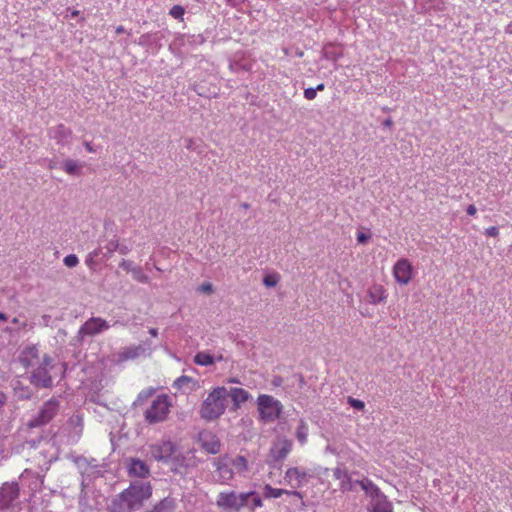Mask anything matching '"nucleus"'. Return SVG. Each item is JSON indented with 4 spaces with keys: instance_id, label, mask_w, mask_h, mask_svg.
Returning <instances> with one entry per match:
<instances>
[{
    "instance_id": "obj_1",
    "label": "nucleus",
    "mask_w": 512,
    "mask_h": 512,
    "mask_svg": "<svg viewBox=\"0 0 512 512\" xmlns=\"http://www.w3.org/2000/svg\"><path fill=\"white\" fill-rule=\"evenodd\" d=\"M228 390L218 386L210 391L202 402L199 414L206 421H213L224 414L227 407Z\"/></svg>"
},
{
    "instance_id": "obj_2",
    "label": "nucleus",
    "mask_w": 512,
    "mask_h": 512,
    "mask_svg": "<svg viewBox=\"0 0 512 512\" xmlns=\"http://www.w3.org/2000/svg\"><path fill=\"white\" fill-rule=\"evenodd\" d=\"M256 403L259 421L264 424L275 422L283 413L282 403L272 395L260 394L257 397Z\"/></svg>"
},
{
    "instance_id": "obj_3",
    "label": "nucleus",
    "mask_w": 512,
    "mask_h": 512,
    "mask_svg": "<svg viewBox=\"0 0 512 512\" xmlns=\"http://www.w3.org/2000/svg\"><path fill=\"white\" fill-rule=\"evenodd\" d=\"M152 495L150 483H132L120 494V501L128 510L140 507Z\"/></svg>"
},
{
    "instance_id": "obj_4",
    "label": "nucleus",
    "mask_w": 512,
    "mask_h": 512,
    "mask_svg": "<svg viewBox=\"0 0 512 512\" xmlns=\"http://www.w3.org/2000/svg\"><path fill=\"white\" fill-rule=\"evenodd\" d=\"M172 407L171 398L167 394L158 395L144 413L145 421L156 424L167 420Z\"/></svg>"
},
{
    "instance_id": "obj_5",
    "label": "nucleus",
    "mask_w": 512,
    "mask_h": 512,
    "mask_svg": "<svg viewBox=\"0 0 512 512\" xmlns=\"http://www.w3.org/2000/svg\"><path fill=\"white\" fill-rule=\"evenodd\" d=\"M251 495H253V492L240 494L234 491L221 492L217 496L216 504L219 508L229 512H239L243 507L249 505Z\"/></svg>"
},
{
    "instance_id": "obj_6",
    "label": "nucleus",
    "mask_w": 512,
    "mask_h": 512,
    "mask_svg": "<svg viewBox=\"0 0 512 512\" xmlns=\"http://www.w3.org/2000/svg\"><path fill=\"white\" fill-rule=\"evenodd\" d=\"M57 411L58 402L56 400L50 399L43 404L37 416L28 421L27 427L29 429H33L48 424L56 416Z\"/></svg>"
},
{
    "instance_id": "obj_7",
    "label": "nucleus",
    "mask_w": 512,
    "mask_h": 512,
    "mask_svg": "<svg viewBox=\"0 0 512 512\" xmlns=\"http://www.w3.org/2000/svg\"><path fill=\"white\" fill-rule=\"evenodd\" d=\"M393 277L400 285H408L414 278V267L407 258L398 259L392 268Z\"/></svg>"
},
{
    "instance_id": "obj_8",
    "label": "nucleus",
    "mask_w": 512,
    "mask_h": 512,
    "mask_svg": "<svg viewBox=\"0 0 512 512\" xmlns=\"http://www.w3.org/2000/svg\"><path fill=\"white\" fill-rule=\"evenodd\" d=\"M263 495L265 498H279L282 495L289 496L291 500V504L294 505L296 509H303L304 502H303V495L301 492L297 490H285V489H279V488H273L271 485L267 484L264 487Z\"/></svg>"
},
{
    "instance_id": "obj_9",
    "label": "nucleus",
    "mask_w": 512,
    "mask_h": 512,
    "mask_svg": "<svg viewBox=\"0 0 512 512\" xmlns=\"http://www.w3.org/2000/svg\"><path fill=\"white\" fill-rule=\"evenodd\" d=\"M51 364V359L44 356L43 362L36 369L33 370L31 375V383L37 387H50L52 378L50 376L48 366Z\"/></svg>"
},
{
    "instance_id": "obj_10",
    "label": "nucleus",
    "mask_w": 512,
    "mask_h": 512,
    "mask_svg": "<svg viewBox=\"0 0 512 512\" xmlns=\"http://www.w3.org/2000/svg\"><path fill=\"white\" fill-rule=\"evenodd\" d=\"M308 481L306 469L301 467H290L284 475V483L293 489L301 488Z\"/></svg>"
},
{
    "instance_id": "obj_11",
    "label": "nucleus",
    "mask_w": 512,
    "mask_h": 512,
    "mask_svg": "<svg viewBox=\"0 0 512 512\" xmlns=\"http://www.w3.org/2000/svg\"><path fill=\"white\" fill-rule=\"evenodd\" d=\"M19 496V486L15 482H5L0 487V509H7Z\"/></svg>"
},
{
    "instance_id": "obj_12",
    "label": "nucleus",
    "mask_w": 512,
    "mask_h": 512,
    "mask_svg": "<svg viewBox=\"0 0 512 512\" xmlns=\"http://www.w3.org/2000/svg\"><path fill=\"white\" fill-rule=\"evenodd\" d=\"M369 509L370 512H392L393 506L380 490H374V494L371 496Z\"/></svg>"
},
{
    "instance_id": "obj_13",
    "label": "nucleus",
    "mask_w": 512,
    "mask_h": 512,
    "mask_svg": "<svg viewBox=\"0 0 512 512\" xmlns=\"http://www.w3.org/2000/svg\"><path fill=\"white\" fill-rule=\"evenodd\" d=\"M108 328L109 324L107 323L106 320L99 317H94L89 319L82 325V327L80 328V334L94 336Z\"/></svg>"
},
{
    "instance_id": "obj_14",
    "label": "nucleus",
    "mask_w": 512,
    "mask_h": 512,
    "mask_svg": "<svg viewBox=\"0 0 512 512\" xmlns=\"http://www.w3.org/2000/svg\"><path fill=\"white\" fill-rule=\"evenodd\" d=\"M174 451L175 447L171 441H162L150 446L151 456L158 461L169 459Z\"/></svg>"
},
{
    "instance_id": "obj_15",
    "label": "nucleus",
    "mask_w": 512,
    "mask_h": 512,
    "mask_svg": "<svg viewBox=\"0 0 512 512\" xmlns=\"http://www.w3.org/2000/svg\"><path fill=\"white\" fill-rule=\"evenodd\" d=\"M216 470L219 474V478L221 483H227L233 478V470L232 465L230 463V458L221 457L215 462Z\"/></svg>"
},
{
    "instance_id": "obj_16",
    "label": "nucleus",
    "mask_w": 512,
    "mask_h": 512,
    "mask_svg": "<svg viewBox=\"0 0 512 512\" xmlns=\"http://www.w3.org/2000/svg\"><path fill=\"white\" fill-rule=\"evenodd\" d=\"M292 449V442L289 439H279L271 448V453L276 460L284 459Z\"/></svg>"
},
{
    "instance_id": "obj_17",
    "label": "nucleus",
    "mask_w": 512,
    "mask_h": 512,
    "mask_svg": "<svg viewBox=\"0 0 512 512\" xmlns=\"http://www.w3.org/2000/svg\"><path fill=\"white\" fill-rule=\"evenodd\" d=\"M369 302L373 305H377L384 302L387 299V291L383 285L374 284L367 290Z\"/></svg>"
},
{
    "instance_id": "obj_18",
    "label": "nucleus",
    "mask_w": 512,
    "mask_h": 512,
    "mask_svg": "<svg viewBox=\"0 0 512 512\" xmlns=\"http://www.w3.org/2000/svg\"><path fill=\"white\" fill-rule=\"evenodd\" d=\"M228 396L231 397L235 409H238L241 404L248 401L251 397L248 391L238 387L231 388L230 391H228Z\"/></svg>"
},
{
    "instance_id": "obj_19",
    "label": "nucleus",
    "mask_w": 512,
    "mask_h": 512,
    "mask_svg": "<svg viewBox=\"0 0 512 512\" xmlns=\"http://www.w3.org/2000/svg\"><path fill=\"white\" fill-rule=\"evenodd\" d=\"M128 470L131 476L140 478H144L149 474V467L140 459H132Z\"/></svg>"
},
{
    "instance_id": "obj_20",
    "label": "nucleus",
    "mask_w": 512,
    "mask_h": 512,
    "mask_svg": "<svg viewBox=\"0 0 512 512\" xmlns=\"http://www.w3.org/2000/svg\"><path fill=\"white\" fill-rule=\"evenodd\" d=\"M333 476L334 478L338 479L340 481V488L342 490L349 489L351 486V478L349 476V473L346 469L337 467L333 470Z\"/></svg>"
},
{
    "instance_id": "obj_21",
    "label": "nucleus",
    "mask_w": 512,
    "mask_h": 512,
    "mask_svg": "<svg viewBox=\"0 0 512 512\" xmlns=\"http://www.w3.org/2000/svg\"><path fill=\"white\" fill-rule=\"evenodd\" d=\"M143 351L144 350L140 345L134 346V347H128V348L124 349L119 354V357L123 361L133 360V359H136Z\"/></svg>"
},
{
    "instance_id": "obj_22",
    "label": "nucleus",
    "mask_w": 512,
    "mask_h": 512,
    "mask_svg": "<svg viewBox=\"0 0 512 512\" xmlns=\"http://www.w3.org/2000/svg\"><path fill=\"white\" fill-rule=\"evenodd\" d=\"M82 165L75 160L67 159L63 163V169L68 175H76L80 172Z\"/></svg>"
},
{
    "instance_id": "obj_23",
    "label": "nucleus",
    "mask_w": 512,
    "mask_h": 512,
    "mask_svg": "<svg viewBox=\"0 0 512 512\" xmlns=\"http://www.w3.org/2000/svg\"><path fill=\"white\" fill-rule=\"evenodd\" d=\"M194 362L200 366H209L214 363V357L207 352H198L194 356Z\"/></svg>"
},
{
    "instance_id": "obj_24",
    "label": "nucleus",
    "mask_w": 512,
    "mask_h": 512,
    "mask_svg": "<svg viewBox=\"0 0 512 512\" xmlns=\"http://www.w3.org/2000/svg\"><path fill=\"white\" fill-rule=\"evenodd\" d=\"M230 463L238 473H243L248 469V462L243 456H237L233 459L230 458Z\"/></svg>"
},
{
    "instance_id": "obj_25",
    "label": "nucleus",
    "mask_w": 512,
    "mask_h": 512,
    "mask_svg": "<svg viewBox=\"0 0 512 512\" xmlns=\"http://www.w3.org/2000/svg\"><path fill=\"white\" fill-rule=\"evenodd\" d=\"M296 437L301 444H305L307 442L308 426L304 421L300 422L296 431Z\"/></svg>"
},
{
    "instance_id": "obj_26",
    "label": "nucleus",
    "mask_w": 512,
    "mask_h": 512,
    "mask_svg": "<svg viewBox=\"0 0 512 512\" xmlns=\"http://www.w3.org/2000/svg\"><path fill=\"white\" fill-rule=\"evenodd\" d=\"M361 488L365 490L367 494L371 497L374 494V490H380L372 481L370 480H362L359 482Z\"/></svg>"
},
{
    "instance_id": "obj_27",
    "label": "nucleus",
    "mask_w": 512,
    "mask_h": 512,
    "mask_svg": "<svg viewBox=\"0 0 512 512\" xmlns=\"http://www.w3.org/2000/svg\"><path fill=\"white\" fill-rule=\"evenodd\" d=\"M203 447L210 453L212 454H216L219 452V449H220V443L218 440L214 439L208 443V442H203Z\"/></svg>"
},
{
    "instance_id": "obj_28",
    "label": "nucleus",
    "mask_w": 512,
    "mask_h": 512,
    "mask_svg": "<svg viewBox=\"0 0 512 512\" xmlns=\"http://www.w3.org/2000/svg\"><path fill=\"white\" fill-rule=\"evenodd\" d=\"M279 282L278 274H268L263 278V283L267 287H275Z\"/></svg>"
},
{
    "instance_id": "obj_29",
    "label": "nucleus",
    "mask_w": 512,
    "mask_h": 512,
    "mask_svg": "<svg viewBox=\"0 0 512 512\" xmlns=\"http://www.w3.org/2000/svg\"><path fill=\"white\" fill-rule=\"evenodd\" d=\"M154 392L155 389L152 387L142 390L137 396V403L142 404L149 397H151L154 394Z\"/></svg>"
},
{
    "instance_id": "obj_30",
    "label": "nucleus",
    "mask_w": 512,
    "mask_h": 512,
    "mask_svg": "<svg viewBox=\"0 0 512 512\" xmlns=\"http://www.w3.org/2000/svg\"><path fill=\"white\" fill-rule=\"evenodd\" d=\"M192 382H194V380L191 377L183 375L175 380L174 386L176 388H183L184 386Z\"/></svg>"
},
{
    "instance_id": "obj_31",
    "label": "nucleus",
    "mask_w": 512,
    "mask_h": 512,
    "mask_svg": "<svg viewBox=\"0 0 512 512\" xmlns=\"http://www.w3.org/2000/svg\"><path fill=\"white\" fill-rule=\"evenodd\" d=\"M184 13H185V10H184V8H183L182 6H180V5H174V6L170 9V12H169V14H170L172 17L176 18V19H180V18H182V17H183V15H184Z\"/></svg>"
},
{
    "instance_id": "obj_32",
    "label": "nucleus",
    "mask_w": 512,
    "mask_h": 512,
    "mask_svg": "<svg viewBox=\"0 0 512 512\" xmlns=\"http://www.w3.org/2000/svg\"><path fill=\"white\" fill-rule=\"evenodd\" d=\"M63 262L67 267L73 268V267L77 266V264L79 263V260L75 254H69L64 258Z\"/></svg>"
},
{
    "instance_id": "obj_33",
    "label": "nucleus",
    "mask_w": 512,
    "mask_h": 512,
    "mask_svg": "<svg viewBox=\"0 0 512 512\" xmlns=\"http://www.w3.org/2000/svg\"><path fill=\"white\" fill-rule=\"evenodd\" d=\"M347 401L351 407H353L357 410L362 411L365 408V403L362 400H359V399H356L353 397H348Z\"/></svg>"
},
{
    "instance_id": "obj_34",
    "label": "nucleus",
    "mask_w": 512,
    "mask_h": 512,
    "mask_svg": "<svg viewBox=\"0 0 512 512\" xmlns=\"http://www.w3.org/2000/svg\"><path fill=\"white\" fill-rule=\"evenodd\" d=\"M132 273H133L134 279L139 282L147 283L149 281L148 276L143 274L139 268L133 269Z\"/></svg>"
},
{
    "instance_id": "obj_35",
    "label": "nucleus",
    "mask_w": 512,
    "mask_h": 512,
    "mask_svg": "<svg viewBox=\"0 0 512 512\" xmlns=\"http://www.w3.org/2000/svg\"><path fill=\"white\" fill-rule=\"evenodd\" d=\"M250 499L252 500V505L250 506L251 510L262 507V500L255 492L250 496Z\"/></svg>"
},
{
    "instance_id": "obj_36",
    "label": "nucleus",
    "mask_w": 512,
    "mask_h": 512,
    "mask_svg": "<svg viewBox=\"0 0 512 512\" xmlns=\"http://www.w3.org/2000/svg\"><path fill=\"white\" fill-rule=\"evenodd\" d=\"M105 248L109 254H112L113 252L118 251L119 243L117 240L110 241Z\"/></svg>"
},
{
    "instance_id": "obj_37",
    "label": "nucleus",
    "mask_w": 512,
    "mask_h": 512,
    "mask_svg": "<svg viewBox=\"0 0 512 512\" xmlns=\"http://www.w3.org/2000/svg\"><path fill=\"white\" fill-rule=\"evenodd\" d=\"M316 89L314 88H307L304 90V97L307 99V100H314L316 98Z\"/></svg>"
},
{
    "instance_id": "obj_38",
    "label": "nucleus",
    "mask_w": 512,
    "mask_h": 512,
    "mask_svg": "<svg viewBox=\"0 0 512 512\" xmlns=\"http://www.w3.org/2000/svg\"><path fill=\"white\" fill-rule=\"evenodd\" d=\"M175 506L174 500L164 499L160 502L159 507L162 509H173Z\"/></svg>"
},
{
    "instance_id": "obj_39",
    "label": "nucleus",
    "mask_w": 512,
    "mask_h": 512,
    "mask_svg": "<svg viewBox=\"0 0 512 512\" xmlns=\"http://www.w3.org/2000/svg\"><path fill=\"white\" fill-rule=\"evenodd\" d=\"M485 234L488 237H497L499 235V230L495 226H491L485 230Z\"/></svg>"
},
{
    "instance_id": "obj_40",
    "label": "nucleus",
    "mask_w": 512,
    "mask_h": 512,
    "mask_svg": "<svg viewBox=\"0 0 512 512\" xmlns=\"http://www.w3.org/2000/svg\"><path fill=\"white\" fill-rule=\"evenodd\" d=\"M199 290L203 293H207V294H210L213 292V286L211 283H203L200 287H199Z\"/></svg>"
},
{
    "instance_id": "obj_41",
    "label": "nucleus",
    "mask_w": 512,
    "mask_h": 512,
    "mask_svg": "<svg viewBox=\"0 0 512 512\" xmlns=\"http://www.w3.org/2000/svg\"><path fill=\"white\" fill-rule=\"evenodd\" d=\"M369 238H370V235H367L364 232L357 233V242L360 244L366 243Z\"/></svg>"
},
{
    "instance_id": "obj_42",
    "label": "nucleus",
    "mask_w": 512,
    "mask_h": 512,
    "mask_svg": "<svg viewBox=\"0 0 512 512\" xmlns=\"http://www.w3.org/2000/svg\"><path fill=\"white\" fill-rule=\"evenodd\" d=\"M119 266H120L121 268H123L124 270H126V271H131V272H132V270L134 269V268L132 267V262H131V261H128V260H125V259H123V260L120 262Z\"/></svg>"
},
{
    "instance_id": "obj_43",
    "label": "nucleus",
    "mask_w": 512,
    "mask_h": 512,
    "mask_svg": "<svg viewBox=\"0 0 512 512\" xmlns=\"http://www.w3.org/2000/svg\"><path fill=\"white\" fill-rule=\"evenodd\" d=\"M58 130L61 132V134L63 136H67V137L70 136L72 133L71 130L65 128L64 125H59Z\"/></svg>"
},
{
    "instance_id": "obj_44",
    "label": "nucleus",
    "mask_w": 512,
    "mask_h": 512,
    "mask_svg": "<svg viewBox=\"0 0 512 512\" xmlns=\"http://www.w3.org/2000/svg\"><path fill=\"white\" fill-rule=\"evenodd\" d=\"M466 212L470 216H474L477 213V208L475 205L471 204L467 207Z\"/></svg>"
},
{
    "instance_id": "obj_45",
    "label": "nucleus",
    "mask_w": 512,
    "mask_h": 512,
    "mask_svg": "<svg viewBox=\"0 0 512 512\" xmlns=\"http://www.w3.org/2000/svg\"><path fill=\"white\" fill-rule=\"evenodd\" d=\"M118 252L120 254L125 255V254H127L129 252V248L127 246H125V245H120L119 244Z\"/></svg>"
},
{
    "instance_id": "obj_46",
    "label": "nucleus",
    "mask_w": 512,
    "mask_h": 512,
    "mask_svg": "<svg viewBox=\"0 0 512 512\" xmlns=\"http://www.w3.org/2000/svg\"><path fill=\"white\" fill-rule=\"evenodd\" d=\"M7 397L4 393L0 392V409L6 404Z\"/></svg>"
},
{
    "instance_id": "obj_47",
    "label": "nucleus",
    "mask_w": 512,
    "mask_h": 512,
    "mask_svg": "<svg viewBox=\"0 0 512 512\" xmlns=\"http://www.w3.org/2000/svg\"><path fill=\"white\" fill-rule=\"evenodd\" d=\"M84 146L86 148V150L90 153H93L95 152L94 148L92 147L91 143L90 142H85L84 143Z\"/></svg>"
},
{
    "instance_id": "obj_48",
    "label": "nucleus",
    "mask_w": 512,
    "mask_h": 512,
    "mask_svg": "<svg viewBox=\"0 0 512 512\" xmlns=\"http://www.w3.org/2000/svg\"><path fill=\"white\" fill-rule=\"evenodd\" d=\"M25 353H29L32 356H36L37 349L35 347H32V348L27 349V351Z\"/></svg>"
},
{
    "instance_id": "obj_49",
    "label": "nucleus",
    "mask_w": 512,
    "mask_h": 512,
    "mask_svg": "<svg viewBox=\"0 0 512 512\" xmlns=\"http://www.w3.org/2000/svg\"><path fill=\"white\" fill-rule=\"evenodd\" d=\"M315 89H316V92L323 91L325 89V85L323 83H320L317 85V87Z\"/></svg>"
},
{
    "instance_id": "obj_50",
    "label": "nucleus",
    "mask_w": 512,
    "mask_h": 512,
    "mask_svg": "<svg viewBox=\"0 0 512 512\" xmlns=\"http://www.w3.org/2000/svg\"><path fill=\"white\" fill-rule=\"evenodd\" d=\"M149 333H150L153 337H156V336L158 335L157 329H155V328H150Z\"/></svg>"
},
{
    "instance_id": "obj_51",
    "label": "nucleus",
    "mask_w": 512,
    "mask_h": 512,
    "mask_svg": "<svg viewBox=\"0 0 512 512\" xmlns=\"http://www.w3.org/2000/svg\"><path fill=\"white\" fill-rule=\"evenodd\" d=\"M124 31H125V30H124V27H123V26H118V27L116 28V33H117V34L123 33Z\"/></svg>"
},
{
    "instance_id": "obj_52",
    "label": "nucleus",
    "mask_w": 512,
    "mask_h": 512,
    "mask_svg": "<svg viewBox=\"0 0 512 512\" xmlns=\"http://www.w3.org/2000/svg\"><path fill=\"white\" fill-rule=\"evenodd\" d=\"M7 320V315L3 312H0V321H6Z\"/></svg>"
},
{
    "instance_id": "obj_53",
    "label": "nucleus",
    "mask_w": 512,
    "mask_h": 512,
    "mask_svg": "<svg viewBox=\"0 0 512 512\" xmlns=\"http://www.w3.org/2000/svg\"><path fill=\"white\" fill-rule=\"evenodd\" d=\"M78 15H79V11H78V10H73V11L71 12V16H72V17H77Z\"/></svg>"
},
{
    "instance_id": "obj_54",
    "label": "nucleus",
    "mask_w": 512,
    "mask_h": 512,
    "mask_svg": "<svg viewBox=\"0 0 512 512\" xmlns=\"http://www.w3.org/2000/svg\"><path fill=\"white\" fill-rule=\"evenodd\" d=\"M91 263H93V259H92V258H91V259H87V260H86V264H87V265H89V266H90V265H91Z\"/></svg>"
},
{
    "instance_id": "obj_55",
    "label": "nucleus",
    "mask_w": 512,
    "mask_h": 512,
    "mask_svg": "<svg viewBox=\"0 0 512 512\" xmlns=\"http://www.w3.org/2000/svg\"><path fill=\"white\" fill-rule=\"evenodd\" d=\"M12 323H14V324H18V323H19L18 318H16V317H15V318H13V319H12Z\"/></svg>"
},
{
    "instance_id": "obj_56",
    "label": "nucleus",
    "mask_w": 512,
    "mask_h": 512,
    "mask_svg": "<svg viewBox=\"0 0 512 512\" xmlns=\"http://www.w3.org/2000/svg\"><path fill=\"white\" fill-rule=\"evenodd\" d=\"M229 382H231V383H238V380L233 378V379L229 380Z\"/></svg>"
},
{
    "instance_id": "obj_57",
    "label": "nucleus",
    "mask_w": 512,
    "mask_h": 512,
    "mask_svg": "<svg viewBox=\"0 0 512 512\" xmlns=\"http://www.w3.org/2000/svg\"><path fill=\"white\" fill-rule=\"evenodd\" d=\"M391 123H392V121H391V120H387V121L385 122V124H386V125H391Z\"/></svg>"
},
{
    "instance_id": "obj_58",
    "label": "nucleus",
    "mask_w": 512,
    "mask_h": 512,
    "mask_svg": "<svg viewBox=\"0 0 512 512\" xmlns=\"http://www.w3.org/2000/svg\"><path fill=\"white\" fill-rule=\"evenodd\" d=\"M340 57V54L334 56V60H337Z\"/></svg>"
},
{
    "instance_id": "obj_59",
    "label": "nucleus",
    "mask_w": 512,
    "mask_h": 512,
    "mask_svg": "<svg viewBox=\"0 0 512 512\" xmlns=\"http://www.w3.org/2000/svg\"><path fill=\"white\" fill-rule=\"evenodd\" d=\"M97 255H98V253L95 251V252L93 253V257H95V256H97Z\"/></svg>"
}]
</instances>
